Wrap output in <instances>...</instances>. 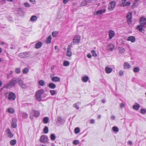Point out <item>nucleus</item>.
Returning a JSON list of instances; mask_svg holds the SVG:
<instances>
[{
    "label": "nucleus",
    "instance_id": "obj_1",
    "mask_svg": "<svg viewBox=\"0 0 146 146\" xmlns=\"http://www.w3.org/2000/svg\"><path fill=\"white\" fill-rule=\"evenodd\" d=\"M21 79V78L18 77H15L12 78L11 80L9 83L7 84L4 87L5 88H8L10 85L12 86L15 85L17 83H18L19 84Z\"/></svg>",
    "mask_w": 146,
    "mask_h": 146
},
{
    "label": "nucleus",
    "instance_id": "obj_2",
    "mask_svg": "<svg viewBox=\"0 0 146 146\" xmlns=\"http://www.w3.org/2000/svg\"><path fill=\"white\" fill-rule=\"evenodd\" d=\"M44 93V90L42 89L37 91L35 95L37 100L40 101L41 100V96Z\"/></svg>",
    "mask_w": 146,
    "mask_h": 146
},
{
    "label": "nucleus",
    "instance_id": "obj_3",
    "mask_svg": "<svg viewBox=\"0 0 146 146\" xmlns=\"http://www.w3.org/2000/svg\"><path fill=\"white\" fill-rule=\"evenodd\" d=\"M116 5V2L114 1H111L108 6V9L109 10H113Z\"/></svg>",
    "mask_w": 146,
    "mask_h": 146
},
{
    "label": "nucleus",
    "instance_id": "obj_4",
    "mask_svg": "<svg viewBox=\"0 0 146 146\" xmlns=\"http://www.w3.org/2000/svg\"><path fill=\"white\" fill-rule=\"evenodd\" d=\"M140 25L141 27L146 28V18L141 17L139 21Z\"/></svg>",
    "mask_w": 146,
    "mask_h": 146
},
{
    "label": "nucleus",
    "instance_id": "obj_5",
    "mask_svg": "<svg viewBox=\"0 0 146 146\" xmlns=\"http://www.w3.org/2000/svg\"><path fill=\"white\" fill-rule=\"evenodd\" d=\"M16 98L15 94L12 92H10L9 93L8 99L9 100H14Z\"/></svg>",
    "mask_w": 146,
    "mask_h": 146
},
{
    "label": "nucleus",
    "instance_id": "obj_6",
    "mask_svg": "<svg viewBox=\"0 0 146 146\" xmlns=\"http://www.w3.org/2000/svg\"><path fill=\"white\" fill-rule=\"evenodd\" d=\"M53 74H51L50 75V77L51 78L52 81L54 82H59L60 81V78L58 77L53 76Z\"/></svg>",
    "mask_w": 146,
    "mask_h": 146
},
{
    "label": "nucleus",
    "instance_id": "obj_7",
    "mask_svg": "<svg viewBox=\"0 0 146 146\" xmlns=\"http://www.w3.org/2000/svg\"><path fill=\"white\" fill-rule=\"evenodd\" d=\"M127 23L130 24L132 22V14L130 13L129 15H128L126 16Z\"/></svg>",
    "mask_w": 146,
    "mask_h": 146
},
{
    "label": "nucleus",
    "instance_id": "obj_8",
    "mask_svg": "<svg viewBox=\"0 0 146 146\" xmlns=\"http://www.w3.org/2000/svg\"><path fill=\"white\" fill-rule=\"evenodd\" d=\"M48 140L47 137L45 135H42L40 138V141L43 143H46Z\"/></svg>",
    "mask_w": 146,
    "mask_h": 146
},
{
    "label": "nucleus",
    "instance_id": "obj_9",
    "mask_svg": "<svg viewBox=\"0 0 146 146\" xmlns=\"http://www.w3.org/2000/svg\"><path fill=\"white\" fill-rule=\"evenodd\" d=\"M29 53L27 52L20 53L19 55L21 58H24L28 56Z\"/></svg>",
    "mask_w": 146,
    "mask_h": 146
},
{
    "label": "nucleus",
    "instance_id": "obj_10",
    "mask_svg": "<svg viewBox=\"0 0 146 146\" xmlns=\"http://www.w3.org/2000/svg\"><path fill=\"white\" fill-rule=\"evenodd\" d=\"M12 122L11 123V125L13 128H15L16 127L17 125V119L15 118H13L12 119Z\"/></svg>",
    "mask_w": 146,
    "mask_h": 146
},
{
    "label": "nucleus",
    "instance_id": "obj_11",
    "mask_svg": "<svg viewBox=\"0 0 146 146\" xmlns=\"http://www.w3.org/2000/svg\"><path fill=\"white\" fill-rule=\"evenodd\" d=\"M80 36L78 35H76L73 38V40L75 43H79L80 41Z\"/></svg>",
    "mask_w": 146,
    "mask_h": 146
},
{
    "label": "nucleus",
    "instance_id": "obj_12",
    "mask_svg": "<svg viewBox=\"0 0 146 146\" xmlns=\"http://www.w3.org/2000/svg\"><path fill=\"white\" fill-rule=\"evenodd\" d=\"M127 40L128 41H130L132 42H134L135 41V38L133 36H131L128 37Z\"/></svg>",
    "mask_w": 146,
    "mask_h": 146
},
{
    "label": "nucleus",
    "instance_id": "obj_13",
    "mask_svg": "<svg viewBox=\"0 0 146 146\" xmlns=\"http://www.w3.org/2000/svg\"><path fill=\"white\" fill-rule=\"evenodd\" d=\"M114 36V32L112 30H110L109 31V39H110L113 38Z\"/></svg>",
    "mask_w": 146,
    "mask_h": 146
},
{
    "label": "nucleus",
    "instance_id": "obj_14",
    "mask_svg": "<svg viewBox=\"0 0 146 146\" xmlns=\"http://www.w3.org/2000/svg\"><path fill=\"white\" fill-rule=\"evenodd\" d=\"M106 8L103 9H100L99 10L96 12V15H99L103 13H104L106 12Z\"/></svg>",
    "mask_w": 146,
    "mask_h": 146
},
{
    "label": "nucleus",
    "instance_id": "obj_15",
    "mask_svg": "<svg viewBox=\"0 0 146 146\" xmlns=\"http://www.w3.org/2000/svg\"><path fill=\"white\" fill-rule=\"evenodd\" d=\"M6 132L8 135V136L9 137L11 138L13 136V135L12 133H11L10 129L9 128L7 129L6 130Z\"/></svg>",
    "mask_w": 146,
    "mask_h": 146
},
{
    "label": "nucleus",
    "instance_id": "obj_16",
    "mask_svg": "<svg viewBox=\"0 0 146 146\" xmlns=\"http://www.w3.org/2000/svg\"><path fill=\"white\" fill-rule=\"evenodd\" d=\"M19 85L22 88L25 89L27 87V86L26 84H24L21 80L20 83H19Z\"/></svg>",
    "mask_w": 146,
    "mask_h": 146
},
{
    "label": "nucleus",
    "instance_id": "obj_17",
    "mask_svg": "<svg viewBox=\"0 0 146 146\" xmlns=\"http://www.w3.org/2000/svg\"><path fill=\"white\" fill-rule=\"evenodd\" d=\"M114 47V45L112 44H109L108 46V50L111 51H112Z\"/></svg>",
    "mask_w": 146,
    "mask_h": 146
},
{
    "label": "nucleus",
    "instance_id": "obj_18",
    "mask_svg": "<svg viewBox=\"0 0 146 146\" xmlns=\"http://www.w3.org/2000/svg\"><path fill=\"white\" fill-rule=\"evenodd\" d=\"M42 45V43L40 41L38 42L35 44V48L36 49H38L40 48Z\"/></svg>",
    "mask_w": 146,
    "mask_h": 146
},
{
    "label": "nucleus",
    "instance_id": "obj_19",
    "mask_svg": "<svg viewBox=\"0 0 146 146\" xmlns=\"http://www.w3.org/2000/svg\"><path fill=\"white\" fill-rule=\"evenodd\" d=\"M48 86L51 89H54L56 88V85L53 83H50L49 84Z\"/></svg>",
    "mask_w": 146,
    "mask_h": 146
},
{
    "label": "nucleus",
    "instance_id": "obj_20",
    "mask_svg": "<svg viewBox=\"0 0 146 146\" xmlns=\"http://www.w3.org/2000/svg\"><path fill=\"white\" fill-rule=\"evenodd\" d=\"M140 107V105L137 104L136 103L133 106V108L135 110H138Z\"/></svg>",
    "mask_w": 146,
    "mask_h": 146
},
{
    "label": "nucleus",
    "instance_id": "obj_21",
    "mask_svg": "<svg viewBox=\"0 0 146 146\" xmlns=\"http://www.w3.org/2000/svg\"><path fill=\"white\" fill-rule=\"evenodd\" d=\"M105 71L107 73L109 74L112 71V69L108 67H106L105 68Z\"/></svg>",
    "mask_w": 146,
    "mask_h": 146
},
{
    "label": "nucleus",
    "instance_id": "obj_22",
    "mask_svg": "<svg viewBox=\"0 0 146 146\" xmlns=\"http://www.w3.org/2000/svg\"><path fill=\"white\" fill-rule=\"evenodd\" d=\"M139 25H138L137 27V29L140 32L144 33V30Z\"/></svg>",
    "mask_w": 146,
    "mask_h": 146
},
{
    "label": "nucleus",
    "instance_id": "obj_23",
    "mask_svg": "<svg viewBox=\"0 0 146 146\" xmlns=\"http://www.w3.org/2000/svg\"><path fill=\"white\" fill-rule=\"evenodd\" d=\"M52 39V36L51 35H50L47 38L45 41V42L47 44H49L51 42V40Z\"/></svg>",
    "mask_w": 146,
    "mask_h": 146
},
{
    "label": "nucleus",
    "instance_id": "obj_24",
    "mask_svg": "<svg viewBox=\"0 0 146 146\" xmlns=\"http://www.w3.org/2000/svg\"><path fill=\"white\" fill-rule=\"evenodd\" d=\"M124 67L125 68L128 69L130 67V65L127 62H125L123 65Z\"/></svg>",
    "mask_w": 146,
    "mask_h": 146
},
{
    "label": "nucleus",
    "instance_id": "obj_25",
    "mask_svg": "<svg viewBox=\"0 0 146 146\" xmlns=\"http://www.w3.org/2000/svg\"><path fill=\"white\" fill-rule=\"evenodd\" d=\"M37 19L36 16L35 15H33L31 17V18L30 20L32 22H35Z\"/></svg>",
    "mask_w": 146,
    "mask_h": 146
},
{
    "label": "nucleus",
    "instance_id": "obj_26",
    "mask_svg": "<svg viewBox=\"0 0 146 146\" xmlns=\"http://www.w3.org/2000/svg\"><path fill=\"white\" fill-rule=\"evenodd\" d=\"M34 115L35 117H37L40 115L39 112L37 111H34Z\"/></svg>",
    "mask_w": 146,
    "mask_h": 146
},
{
    "label": "nucleus",
    "instance_id": "obj_27",
    "mask_svg": "<svg viewBox=\"0 0 146 146\" xmlns=\"http://www.w3.org/2000/svg\"><path fill=\"white\" fill-rule=\"evenodd\" d=\"M89 80V77L87 76H85L83 77L82 79V81L85 82H87Z\"/></svg>",
    "mask_w": 146,
    "mask_h": 146
},
{
    "label": "nucleus",
    "instance_id": "obj_28",
    "mask_svg": "<svg viewBox=\"0 0 146 146\" xmlns=\"http://www.w3.org/2000/svg\"><path fill=\"white\" fill-rule=\"evenodd\" d=\"M49 118L47 117H45L43 118V121L45 123H48Z\"/></svg>",
    "mask_w": 146,
    "mask_h": 146
},
{
    "label": "nucleus",
    "instance_id": "obj_29",
    "mask_svg": "<svg viewBox=\"0 0 146 146\" xmlns=\"http://www.w3.org/2000/svg\"><path fill=\"white\" fill-rule=\"evenodd\" d=\"M7 111L10 113H14L15 110L13 108H10L8 109Z\"/></svg>",
    "mask_w": 146,
    "mask_h": 146
},
{
    "label": "nucleus",
    "instance_id": "obj_30",
    "mask_svg": "<svg viewBox=\"0 0 146 146\" xmlns=\"http://www.w3.org/2000/svg\"><path fill=\"white\" fill-rule=\"evenodd\" d=\"M16 140L15 139L11 140L10 141V144L12 145H14L16 144Z\"/></svg>",
    "mask_w": 146,
    "mask_h": 146
},
{
    "label": "nucleus",
    "instance_id": "obj_31",
    "mask_svg": "<svg viewBox=\"0 0 146 146\" xmlns=\"http://www.w3.org/2000/svg\"><path fill=\"white\" fill-rule=\"evenodd\" d=\"M118 50L119 53H123L125 51V49L122 47L119 48Z\"/></svg>",
    "mask_w": 146,
    "mask_h": 146
},
{
    "label": "nucleus",
    "instance_id": "obj_32",
    "mask_svg": "<svg viewBox=\"0 0 146 146\" xmlns=\"http://www.w3.org/2000/svg\"><path fill=\"white\" fill-rule=\"evenodd\" d=\"M112 130L114 132H117L119 130L118 128L116 126H114L112 127Z\"/></svg>",
    "mask_w": 146,
    "mask_h": 146
},
{
    "label": "nucleus",
    "instance_id": "obj_33",
    "mask_svg": "<svg viewBox=\"0 0 146 146\" xmlns=\"http://www.w3.org/2000/svg\"><path fill=\"white\" fill-rule=\"evenodd\" d=\"M38 84L40 85L41 86H43L45 84L44 81L42 80H40L38 82Z\"/></svg>",
    "mask_w": 146,
    "mask_h": 146
},
{
    "label": "nucleus",
    "instance_id": "obj_34",
    "mask_svg": "<svg viewBox=\"0 0 146 146\" xmlns=\"http://www.w3.org/2000/svg\"><path fill=\"white\" fill-rule=\"evenodd\" d=\"M29 69L27 68H24L23 70V74H27L29 72Z\"/></svg>",
    "mask_w": 146,
    "mask_h": 146
},
{
    "label": "nucleus",
    "instance_id": "obj_35",
    "mask_svg": "<svg viewBox=\"0 0 146 146\" xmlns=\"http://www.w3.org/2000/svg\"><path fill=\"white\" fill-rule=\"evenodd\" d=\"M27 114L25 113H22V116L23 118L24 119L27 118L28 117Z\"/></svg>",
    "mask_w": 146,
    "mask_h": 146
},
{
    "label": "nucleus",
    "instance_id": "obj_36",
    "mask_svg": "<svg viewBox=\"0 0 146 146\" xmlns=\"http://www.w3.org/2000/svg\"><path fill=\"white\" fill-rule=\"evenodd\" d=\"M87 3L85 0L82 2L80 4L81 7L87 5Z\"/></svg>",
    "mask_w": 146,
    "mask_h": 146
},
{
    "label": "nucleus",
    "instance_id": "obj_37",
    "mask_svg": "<svg viewBox=\"0 0 146 146\" xmlns=\"http://www.w3.org/2000/svg\"><path fill=\"white\" fill-rule=\"evenodd\" d=\"M44 133L46 134L48 132V128L47 127H45L44 129Z\"/></svg>",
    "mask_w": 146,
    "mask_h": 146
},
{
    "label": "nucleus",
    "instance_id": "obj_38",
    "mask_svg": "<svg viewBox=\"0 0 146 146\" xmlns=\"http://www.w3.org/2000/svg\"><path fill=\"white\" fill-rule=\"evenodd\" d=\"M56 136L55 134H52L50 135V139L52 140H54L55 139Z\"/></svg>",
    "mask_w": 146,
    "mask_h": 146
},
{
    "label": "nucleus",
    "instance_id": "obj_39",
    "mask_svg": "<svg viewBox=\"0 0 146 146\" xmlns=\"http://www.w3.org/2000/svg\"><path fill=\"white\" fill-rule=\"evenodd\" d=\"M18 13L20 15H22L23 14V12L22 9H19L17 11Z\"/></svg>",
    "mask_w": 146,
    "mask_h": 146
},
{
    "label": "nucleus",
    "instance_id": "obj_40",
    "mask_svg": "<svg viewBox=\"0 0 146 146\" xmlns=\"http://www.w3.org/2000/svg\"><path fill=\"white\" fill-rule=\"evenodd\" d=\"M69 62L67 61H65L63 63V65L65 66H68L69 65Z\"/></svg>",
    "mask_w": 146,
    "mask_h": 146
},
{
    "label": "nucleus",
    "instance_id": "obj_41",
    "mask_svg": "<svg viewBox=\"0 0 146 146\" xmlns=\"http://www.w3.org/2000/svg\"><path fill=\"white\" fill-rule=\"evenodd\" d=\"M80 131V129L78 127L74 129V132L76 134L79 133Z\"/></svg>",
    "mask_w": 146,
    "mask_h": 146
},
{
    "label": "nucleus",
    "instance_id": "obj_42",
    "mask_svg": "<svg viewBox=\"0 0 146 146\" xmlns=\"http://www.w3.org/2000/svg\"><path fill=\"white\" fill-rule=\"evenodd\" d=\"M50 92L51 95L53 96L56 94V91L54 90H50Z\"/></svg>",
    "mask_w": 146,
    "mask_h": 146
},
{
    "label": "nucleus",
    "instance_id": "obj_43",
    "mask_svg": "<svg viewBox=\"0 0 146 146\" xmlns=\"http://www.w3.org/2000/svg\"><path fill=\"white\" fill-rule=\"evenodd\" d=\"M91 52L92 54V56L94 57H96L97 54L94 50H92L91 51Z\"/></svg>",
    "mask_w": 146,
    "mask_h": 146
},
{
    "label": "nucleus",
    "instance_id": "obj_44",
    "mask_svg": "<svg viewBox=\"0 0 146 146\" xmlns=\"http://www.w3.org/2000/svg\"><path fill=\"white\" fill-rule=\"evenodd\" d=\"M139 70V68L138 67H135L133 69V71L134 72H138Z\"/></svg>",
    "mask_w": 146,
    "mask_h": 146
},
{
    "label": "nucleus",
    "instance_id": "obj_45",
    "mask_svg": "<svg viewBox=\"0 0 146 146\" xmlns=\"http://www.w3.org/2000/svg\"><path fill=\"white\" fill-rule=\"evenodd\" d=\"M79 142L78 140H74L73 142V143L74 145H78L79 144Z\"/></svg>",
    "mask_w": 146,
    "mask_h": 146
},
{
    "label": "nucleus",
    "instance_id": "obj_46",
    "mask_svg": "<svg viewBox=\"0 0 146 146\" xmlns=\"http://www.w3.org/2000/svg\"><path fill=\"white\" fill-rule=\"evenodd\" d=\"M80 104L79 102H78L77 103L75 104H74L73 105V107L74 108H76L77 109H79V107L78 106V105H77V104Z\"/></svg>",
    "mask_w": 146,
    "mask_h": 146
},
{
    "label": "nucleus",
    "instance_id": "obj_47",
    "mask_svg": "<svg viewBox=\"0 0 146 146\" xmlns=\"http://www.w3.org/2000/svg\"><path fill=\"white\" fill-rule=\"evenodd\" d=\"M15 72L17 74H19L21 72L20 69L19 68H16L15 69Z\"/></svg>",
    "mask_w": 146,
    "mask_h": 146
},
{
    "label": "nucleus",
    "instance_id": "obj_48",
    "mask_svg": "<svg viewBox=\"0 0 146 146\" xmlns=\"http://www.w3.org/2000/svg\"><path fill=\"white\" fill-rule=\"evenodd\" d=\"M140 112L142 114L145 113H146V110L144 108H142L140 110Z\"/></svg>",
    "mask_w": 146,
    "mask_h": 146
},
{
    "label": "nucleus",
    "instance_id": "obj_49",
    "mask_svg": "<svg viewBox=\"0 0 146 146\" xmlns=\"http://www.w3.org/2000/svg\"><path fill=\"white\" fill-rule=\"evenodd\" d=\"M57 119V122L58 123H60L62 120V117H58Z\"/></svg>",
    "mask_w": 146,
    "mask_h": 146
},
{
    "label": "nucleus",
    "instance_id": "obj_50",
    "mask_svg": "<svg viewBox=\"0 0 146 146\" xmlns=\"http://www.w3.org/2000/svg\"><path fill=\"white\" fill-rule=\"evenodd\" d=\"M67 55L68 56H70L72 55V52L70 51L67 50L66 53Z\"/></svg>",
    "mask_w": 146,
    "mask_h": 146
},
{
    "label": "nucleus",
    "instance_id": "obj_51",
    "mask_svg": "<svg viewBox=\"0 0 146 146\" xmlns=\"http://www.w3.org/2000/svg\"><path fill=\"white\" fill-rule=\"evenodd\" d=\"M58 33V32L56 31H54L52 33V36L53 37H55L56 36L57 34Z\"/></svg>",
    "mask_w": 146,
    "mask_h": 146
},
{
    "label": "nucleus",
    "instance_id": "obj_52",
    "mask_svg": "<svg viewBox=\"0 0 146 146\" xmlns=\"http://www.w3.org/2000/svg\"><path fill=\"white\" fill-rule=\"evenodd\" d=\"M131 3L129 1H127L126 2L125 4L124 7L125 6H129Z\"/></svg>",
    "mask_w": 146,
    "mask_h": 146
},
{
    "label": "nucleus",
    "instance_id": "obj_53",
    "mask_svg": "<svg viewBox=\"0 0 146 146\" xmlns=\"http://www.w3.org/2000/svg\"><path fill=\"white\" fill-rule=\"evenodd\" d=\"M24 5L25 6V7H30V5L27 3H25L24 4Z\"/></svg>",
    "mask_w": 146,
    "mask_h": 146
},
{
    "label": "nucleus",
    "instance_id": "obj_54",
    "mask_svg": "<svg viewBox=\"0 0 146 146\" xmlns=\"http://www.w3.org/2000/svg\"><path fill=\"white\" fill-rule=\"evenodd\" d=\"M122 1H123V2H122V4L121 5V6L124 7L125 2L127 1V0H122Z\"/></svg>",
    "mask_w": 146,
    "mask_h": 146
},
{
    "label": "nucleus",
    "instance_id": "obj_55",
    "mask_svg": "<svg viewBox=\"0 0 146 146\" xmlns=\"http://www.w3.org/2000/svg\"><path fill=\"white\" fill-rule=\"evenodd\" d=\"M87 4L88 3H90L92 2V1L94 0H85Z\"/></svg>",
    "mask_w": 146,
    "mask_h": 146
},
{
    "label": "nucleus",
    "instance_id": "obj_56",
    "mask_svg": "<svg viewBox=\"0 0 146 146\" xmlns=\"http://www.w3.org/2000/svg\"><path fill=\"white\" fill-rule=\"evenodd\" d=\"M123 72L121 70L119 72V75L120 76H122L123 75Z\"/></svg>",
    "mask_w": 146,
    "mask_h": 146
},
{
    "label": "nucleus",
    "instance_id": "obj_57",
    "mask_svg": "<svg viewBox=\"0 0 146 146\" xmlns=\"http://www.w3.org/2000/svg\"><path fill=\"white\" fill-rule=\"evenodd\" d=\"M124 104L123 103H122L120 104V108H123L124 107Z\"/></svg>",
    "mask_w": 146,
    "mask_h": 146
},
{
    "label": "nucleus",
    "instance_id": "obj_58",
    "mask_svg": "<svg viewBox=\"0 0 146 146\" xmlns=\"http://www.w3.org/2000/svg\"><path fill=\"white\" fill-rule=\"evenodd\" d=\"M72 47L71 46H70V45H68V48H67V50H68V51H70V50H71V48Z\"/></svg>",
    "mask_w": 146,
    "mask_h": 146
},
{
    "label": "nucleus",
    "instance_id": "obj_59",
    "mask_svg": "<svg viewBox=\"0 0 146 146\" xmlns=\"http://www.w3.org/2000/svg\"><path fill=\"white\" fill-rule=\"evenodd\" d=\"M75 43V42L73 40V41L71 42L70 44V46L72 47V45H74Z\"/></svg>",
    "mask_w": 146,
    "mask_h": 146
},
{
    "label": "nucleus",
    "instance_id": "obj_60",
    "mask_svg": "<svg viewBox=\"0 0 146 146\" xmlns=\"http://www.w3.org/2000/svg\"><path fill=\"white\" fill-rule=\"evenodd\" d=\"M70 0H63V2L65 4H66Z\"/></svg>",
    "mask_w": 146,
    "mask_h": 146
},
{
    "label": "nucleus",
    "instance_id": "obj_61",
    "mask_svg": "<svg viewBox=\"0 0 146 146\" xmlns=\"http://www.w3.org/2000/svg\"><path fill=\"white\" fill-rule=\"evenodd\" d=\"M94 119H91L90 120V123L91 124H93L94 123Z\"/></svg>",
    "mask_w": 146,
    "mask_h": 146
},
{
    "label": "nucleus",
    "instance_id": "obj_62",
    "mask_svg": "<svg viewBox=\"0 0 146 146\" xmlns=\"http://www.w3.org/2000/svg\"><path fill=\"white\" fill-rule=\"evenodd\" d=\"M87 56L89 58H90L92 57V55L88 53L87 55Z\"/></svg>",
    "mask_w": 146,
    "mask_h": 146
},
{
    "label": "nucleus",
    "instance_id": "obj_63",
    "mask_svg": "<svg viewBox=\"0 0 146 146\" xmlns=\"http://www.w3.org/2000/svg\"><path fill=\"white\" fill-rule=\"evenodd\" d=\"M128 143L130 145H131L132 144V142L131 141H128Z\"/></svg>",
    "mask_w": 146,
    "mask_h": 146
},
{
    "label": "nucleus",
    "instance_id": "obj_64",
    "mask_svg": "<svg viewBox=\"0 0 146 146\" xmlns=\"http://www.w3.org/2000/svg\"><path fill=\"white\" fill-rule=\"evenodd\" d=\"M115 117L114 115H112L111 116V119H112L114 120L115 119Z\"/></svg>",
    "mask_w": 146,
    "mask_h": 146
}]
</instances>
